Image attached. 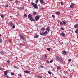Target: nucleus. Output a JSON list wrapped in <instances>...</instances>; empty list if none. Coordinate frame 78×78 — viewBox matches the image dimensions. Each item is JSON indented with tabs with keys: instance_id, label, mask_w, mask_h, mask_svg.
Wrapping results in <instances>:
<instances>
[{
	"instance_id": "36",
	"label": "nucleus",
	"mask_w": 78,
	"mask_h": 78,
	"mask_svg": "<svg viewBox=\"0 0 78 78\" xmlns=\"http://www.w3.org/2000/svg\"><path fill=\"white\" fill-rule=\"evenodd\" d=\"M11 42H12V41H11V40H9V42L11 43Z\"/></svg>"
},
{
	"instance_id": "12",
	"label": "nucleus",
	"mask_w": 78,
	"mask_h": 78,
	"mask_svg": "<svg viewBox=\"0 0 78 78\" xmlns=\"http://www.w3.org/2000/svg\"><path fill=\"white\" fill-rule=\"evenodd\" d=\"M39 1L41 4H43L44 3V1L43 0H39Z\"/></svg>"
},
{
	"instance_id": "45",
	"label": "nucleus",
	"mask_w": 78,
	"mask_h": 78,
	"mask_svg": "<svg viewBox=\"0 0 78 78\" xmlns=\"http://www.w3.org/2000/svg\"><path fill=\"white\" fill-rule=\"evenodd\" d=\"M52 17L54 18L55 17V16L54 15H52Z\"/></svg>"
},
{
	"instance_id": "37",
	"label": "nucleus",
	"mask_w": 78,
	"mask_h": 78,
	"mask_svg": "<svg viewBox=\"0 0 78 78\" xmlns=\"http://www.w3.org/2000/svg\"><path fill=\"white\" fill-rule=\"evenodd\" d=\"M15 27V25H13L12 26V28H14Z\"/></svg>"
},
{
	"instance_id": "22",
	"label": "nucleus",
	"mask_w": 78,
	"mask_h": 78,
	"mask_svg": "<svg viewBox=\"0 0 78 78\" xmlns=\"http://www.w3.org/2000/svg\"><path fill=\"white\" fill-rule=\"evenodd\" d=\"M62 22L64 25H66V22L65 21H62Z\"/></svg>"
},
{
	"instance_id": "39",
	"label": "nucleus",
	"mask_w": 78,
	"mask_h": 78,
	"mask_svg": "<svg viewBox=\"0 0 78 78\" xmlns=\"http://www.w3.org/2000/svg\"><path fill=\"white\" fill-rule=\"evenodd\" d=\"M0 53H1V54H3L4 53V52L3 51H2L0 52Z\"/></svg>"
},
{
	"instance_id": "10",
	"label": "nucleus",
	"mask_w": 78,
	"mask_h": 78,
	"mask_svg": "<svg viewBox=\"0 0 78 78\" xmlns=\"http://www.w3.org/2000/svg\"><path fill=\"white\" fill-rule=\"evenodd\" d=\"M74 28H78V24H76L75 25H74Z\"/></svg>"
},
{
	"instance_id": "55",
	"label": "nucleus",
	"mask_w": 78,
	"mask_h": 78,
	"mask_svg": "<svg viewBox=\"0 0 78 78\" xmlns=\"http://www.w3.org/2000/svg\"><path fill=\"white\" fill-rule=\"evenodd\" d=\"M18 15H20V14H19V13H18Z\"/></svg>"
},
{
	"instance_id": "20",
	"label": "nucleus",
	"mask_w": 78,
	"mask_h": 78,
	"mask_svg": "<svg viewBox=\"0 0 78 78\" xmlns=\"http://www.w3.org/2000/svg\"><path fill=\"white\" fill-rule=\"evenodd\" d=\"M41 30L43 31H44L45 30V28L44 27H43L41 28Z\"/></svg>"
},
{
	"instance_id": "30",
	"label": "nucleus",
	"mask_w": 78,
	"mask_h": 78,
	"mask_svg": "<svg viewBox=\"0 0 78 78\" xmlns=\"http://www.w3.org/2000/svg\"><path fill=\"white\" fill-rule=\"evenodd\" d=\"M11 75H14V73H11Z\"/></svg>"
},
{
	"instance_id": "41",
	"label": "nucleus",
	"mask_w": 78,
	"mask_h": 78,
	"mask_svg": "<svg viewBox=\"0 0 78 78\" xmlns=\"http://www.w3.org/2000/svg\"><path fill=\"white\" fill-rule=\"evenodd\" d=\"M69 62H71L72 61V60L71 58H69Z\"/></svg>"
},
{
	"instance_id": "5",
	"label": "nucleus",
	"mask_w": 78,
	"mask_h": 78,
	"mask_svg": "<svg viewBox=\"0 0 78 78\" xmlns=\"http://www.w3.org/2000/svg\"><path fill=\"white\" fill-rule=\"evenodd\" d=\"M67 52L65 50L63 51V52L62 53V54L63 55H66L67 54Z\"/></svg>"
},
{
	"instance_id": "35",
	"label": "nucleus",
	"mask_w": 78,
	"mask_h": 78,
	"mask_svg": "<svg viewBox=\"0 0 78 78\" xmlns=\"http://www.w3.org/2000/svg\"><path fill=\"white\" fill-rule=\"evenodd\" d=\"M71 5L74 7V6L75 5V4L74 3H72Z\"/></svg>"
},
{
	"instance_id": "47",
	"label": "nucleus",
	"mask_w": 78,
	"mask_h": 78,
	"mask_svg": "<svg viewBox=\"0 0 78 78\" xmlns=\"http://www.w3.org/2000/svg\"><path fill=\"white\" fill-rule=\"evenodd\" d=\"M2 68L0 67V70H2Z\"/></svg>"
},
{
	"instance_id": "44",
	"label": "nucleus",
	"mask_w": 78,
	"mask_h": 78,
	"mask_svg": "<svg viewBox=\"0 0 78 78\" xmlns=\"http://www.w3.org/2000/svg\"><path fill=\"white\" fill-rule=\"evenodd\" d=\"M5 7H6V8L8 7V5H5Z\"/></svg>"
},
{
	"instance_id": "27",
	"label": "nucleus",
	"mask_w": 78,
	"mask_h": 78,
	"mask_svg": "<svg viewBox=\"0 0 78 78\" xmlns=\"http://www.w3.org/2000/svg\"><path fill=\"white\" fill-rule=\"evenodd\" d=\"M70 7L71 8H72V9H73V6L72 5H70Z\"/></svg>"
},
{
	"instance_id": "18",
	"label": "nucleus",
	"mask_w": 78,
	"mask_h": 78,
	"mask_svg": "<svg viewBox=\"0 0 78 78\" xmlns=\"http://www.w3.org/2000/svg\"><path fill=\"white\" fill-rule=\"evenodd\" d=\"M4 76L7 78H9V77L8 76V75H6V76H5V75H4Z\"/></svg>"
},
{
	"instance_id": "28",
	"label": "nucleus",
	"mask_w": 78,
	"mask_h": 78,
	"mask_svg": "<svg viewBox=\"0 0 78 78\" xmlns=\"http://www.w3.org/2000/svg\"><path fill=\"white\" fill-rule=\"evenodd\" d=\"M38 78H42L41 76H37Z\"/></svg>"
},
{
	"instance_id": "15",
	"label": "nucleus",
	"mask_w": 78,
	"mask_h": 78,
	"mask_svg": "<svg viewBox=\"0 0 78 78\" xmlns=\"http://www.w3.org/2000/svg\"><path fill=\"white\" fill-rule=\"evenodd\" d=\"M56 15H58L60 14V12L59 11H58V12H56Z\"/></svg>"
},
{
	"instance_id": "9",
	"label": "nucleus",
	"mask_w": 78,
	"mask_h": 78,
	"mask_svg": "<svg viewBox=\"0 0 78 78\" xmlns=\"http://www.w3.org/2000/svg\"><path fill=\"white\" fill-rule=\"evenodd\" d=\"M29 20L32 21H35V20L34 18H33V17H32L31 18H30Z\"/></svg>"
},
{
	"instance_id": "43",
	"label": "nucleus",
	"mask_w": 78,
	"mask_h": 78,
	"mask_svg": "<svg viewBox=\"0 0 78 78\" xmlns=\"http://www.w3.org/2000/svg\"><path fill=\"white\" fill-rule=\"evenodd\" d=\"M61 4L62 5H63V2H61Z\"/></svg>"
},
{
	"instance_id": "31",
	"label": "nucleus",
	"mask_w": 78,
	"mask_h": 78,
	"mask_svg": "<svg viewBox=\"0 0 78 78\" xmlns=\"http://www.w3.org/2000/svg\"><path fill=\"white\" fill-rule=\"evenodd\" d=\"M1 17H2V18H4V16L2 14L1 15Z\"/></svg>"
},
{
	"instance_id": "57",
	"label": "nucleus",
	"mask_w": 78,
	"mask_h": 78,
	"mask_svg": "<svg viewBox=\"0 0 78 78\" xmlns=\"http://www.w3.org/2000/svg\"><path fill=\"white\" fill-rule=\"evenodd\" d=\"M77 38L78 40V36L77 37Z\"/></svg>"
},
{
	"instance_id": "56",
	"label": "nucleus",
	"mask_w": 78,
	"mask_h": 78,
	"mask_svg": "<svg viewBox=\"0 0 78 78\" xmlns=\"http://www.w3.org/2000/svg\"><path fill=\"white\" fill-rule=\"evenodd\" d=\"M62 44H63V42H62Z\"/></svg>"
},
{
	"instance_id": "33",
	"label": "nucleus",
	"mask_w": 78,
	"mask_h": 78,
	"mask_svg": "<svg viewBox=\"0 0 78 78\" xmlns=\"http://www.w3.org/2000/svg\"><path fill=\"white\" fill-rule=\"evenodd\" d=\"M61 29L62 30H64V29L62 27L61 28Z\"/></svg>"
},
{
	"instance_id": "50",
	"label": "nucleus",
	"mask_w": 78,
	"mask_h": 78,
	"mask_svg": "<svg viewBox=\"0 0 78 78\" xmlns=\"http://www.w3.org/2000/svg\"><path fill=\"white\" fill-rule=\"evenodd\" d=\"M18 2V1L16 0L15 1V2H16V3L17 2Z\"/></svg>"
},
{
	"instance_id": "4",
	"label": "nucleus",
	"mask_w": 78,
	"mask_h": 78,
	"mask_svg": "<svg viewBox=\"0 0 78 78\" xmlns=\"http://www.w3.org/2000/svg\"><path fill=\"white\" fill-rule=\"evenodd\" d=\"M35 19L37 21L38 20H39V16L37 15V16H35Z\"/></svg>"
},
{
	"instance_id": "24",
	"label": "nucleus",
	"mask_w": 78,
	"mask_h": 78,
	"mask_svg": "<svg viewBox=\"0 0 78 78\" xmlns=\"http://www.w3.org/2000/svg\"><path fill=\"white\" fill-rule=\"evenodd\" d=\"M63 23L62 22H60V25L61 26H62L63 25Z\"/></svg>"
},
{
	"instance_id": "54",
	"label": "nucleus",
	"mask_w": 78,
	"mask_h": 78,
	"mask_svg": "<svg viewBox=\"0 0 78 78\" xmlns=\"http://www.w3.org/2000/svg\"><path fill=\"white\" fill-rule=\"evenodd\" d=\"M9 1H13V0H9Z\"/></svg>"
},
{
	"instance_id": "48",
	"label": "nucleus",
	"mask_w": 78,
	"mask_h": 78,
	"mask_svg": "<svg viewBox=\"0 0 78 78\" xmlns=\"http://www.w3.org/2000/svg\"><path fill=\"white\" fill-rule=\"evenodd\" d=\"M44 57L45 58H47V56L46 55H44Z\"/></svg>"
},
{
	"instance_id": "25",
	"label": "nucleus",
	"mask_w": 78,
	"mask_h": 78,
	"mask_svg": "<svg viewBox=\"0 0 78 78\" xmlns=\"http://www.w3.org/2000/svg\"><path fill=\"white\" fill-rule=\"evenodd\" d=\"M39 2V0H36L35 1V3L37 4V2Z\"/></svg>"
},
{
	"instance_id": "38",
	"label": "nucleus",
	"mask_w": 78,
	"mask_h": 78,
	"mask_svg": "<svg viewBox=\"0 0 78 78\" xmlns=\"http://www.w3.org/2000/svg\"><path fill=\"white\" fill-rule=\"evenodd\" d=\"M2 39H0V42L1 43H2Z\"/></svg>"
},
{
	"instance_id": "58",
	"label": "nucleus",
	"mask_w": 78,
	"mask_h": 78,
	"mask_svg": "<svg viewBox=\"0 0 78 78\" xmlns=\"http://www.w3.org/2000/svg\"><path fill=\"white\" fill-rule=\"evenodd\" d=\"M19 69V68H17V69Z\"/></svg>"
},
{
	"instance_id": "49",
	"label": "nucleus",
	"mask_w": 78,
	"mask_h": 78,
	"mask_svg": "<svg viewBox=\"0 0 78 78\" xmlns=\"http://www.w3.org/2000/svg\"><path fill=\"white\" fill-rule=\"evenodd\" d=\"M7 62L9 63L10 62L9 61H7Z\"/></svg>"
},
{
	"instance_id": "52",
	"label": "nucleus",
	"mask_w": 78,
	"mask_h": 78,
	"mask_svg": "<svg viewBox=\"0 0 78 78\" xmlns=\"http://www.w3.org/2000/svg\"><path fill=\"white\" fill-rule=\"evenodd\" d=\"M20 45H22V43H20Z\"/></svg>"
},
{
	"instance_id": "17",
	"label": "nucleus",
	"mask_w": 78,
	"mask_h": 78,
	"mask_svg": "<svg viewBox=\"0 0 78 78\" xmlns=\"http://www.w3.org/2000/svg\"><path fill=\"white\" fill-rule=\"evenodd\" d=\"M14 25L12 22H10V25L11 26H12Z\"/></svg>"
},
{
	"instance_id": "29",
	"label": "nucleus",
	"mask_w": 78,
	"mask_h": 78,
	"mask_svg": "<svg viewBox=\"0 0 78 78\" xmlns=\"http://www.w3.org/2000/svg\"><path fill=\"white\" fill-rule=\"evenodd\" d=\"M48 73L49 74H51V71H48Z\"/></svg>"
},
{
	"instance_id": "11",
	"label": "nucleus",
	"mask_w": 78,
	"mask_h": 78,
	"mask_svg": "<svg viewBox=\"0 0 78 78\" xmlns=\"http://www.w3.org/2000/svg\"><path fill=\"white\" fill-rule=\"evenodd\" d=\"M39 37V36L38 34H36V35H35L34 38H37V37Z\"/></svg>"
},
{
	"instance_id": "46",
	"label": "nucleus",
	"mask_w": 78,
	"mask_h": 78,
	"mask_svg": "<svg viewBox=\"0 0 78 78\" xmlns=\"http://www.w3.org/2000/svg\"><path fill=\"white\" fill-rule=\"evenodd\" d=\"M46 62H47V63H49V62L48 60L46 61Z\"/></svg>"
},
{
	"instance_id": "2",
	"label": "nucleus",
	"mask_w": 78,
	"mask_h": 78,
	"mask_svg": "<svg viewBox=\"0 0 78 78\" xmlns=\"http://www.w3.org/2000/svg\"><path fill=\"white\" fill-rule=\"evenodd\" d=\"M31 4L33 6V7L35 9H38V7L37 4H35V3H33V2H31Z\"/></svg>"
},
{
	"instance_id": "1",
	"label": "nucleus",
	"mask_w": 78,
	"mask_h": 78,
	"mask_svg": "<svg viewBox=\"0 0 78 78\" xmlns=\"http://www.w3.org/2000/svg\"><path fill=\"white\" fill-rule=\"evenodd\" d=\"M48 33V32L47 30L45 31L44 32H40V35L43 36L47 35Z\"/></svg>"
},
{
	"instance_id": "53",
	"label": "nucleus",
	"mask_w": 78,
	"mask_h": 78,
	"mask_svg": "<svg viewBox=\"0 0 78 78\" xmlns=\"http://www.w3.org/2000/svg\"><path fill=\"white\" fill-rule=\"evenodd\" d=\"M21 76H22V75H21V74H20V77H21Z\"/></svg>"
},
{
	"instance_id": "13",
	"label": "nucleus",
	"mask_w": 78,
	"mask_h": 78,
	"mask_svg": "<svg viewBox=\"0 0 78 78\" xmlns=\"http://www.w3.org/2000/svg\"><path fill=\"white\" fill-rule=\"evenodd\" d=\"M60 34L62 36V37H64L65 36V34L63 33H61Z\"/></svg>"
},
{
	"instance_id": "6",
	"label": "nucleus",
	"mask_w": 78,
	"mask_h": 78,
	"mask_svg": "<svg viewBox=\"0 0 78 78\" xmlns=\"http://www.w3.org/2000/svg\"><path fill=\"white\" fill-rule=\"evenodd\" d=\"M8 73V71H4V74L5 75H7Z\"/></svg>"
},
{
	"instance_id": "51",
	"label": "nucleus",
	"mask_w": 78,
	"mask_h": 78,
	"mask_svg": "<svg viewBox=\"0 0 78 78\" xmlns=\"http://www.w3.org/2000/svg\"><path fill=\"white\" fill-rule=\"evenodd\" d=\"M42 10H44V8H42Z\"/></svg>"
},
{
	"instance_id": "59",
	"label": "nucleus",
	"mask_w": 78,
	"mask_h": 78,
	"mask_svg": "<svg viewBox=\"0 0 78 78\" xmlns=\"http://www.w3.org/2000/svg\"><path fill=\"white\" fill-rule=\"evenodd\" d=\"M1 36V34H0V37Z\"/></svg>"
},
{
	"instance_id": "40",
	"label": "nucleus",
	"mask_w": 78,
	"mask_h": 78,
	"mask_svg": "<svg viewBox=\"0 0 78 78\" xmlns=\"http://www.w3.org/2000/svg\"><path fill=\"white\" fill-rule=\"evenodd\" d=\"M24 17H27V15L26 14H24Z\"/></svg>"
},
{
	"instance_id": "23",
	"label": "nucleus",
	"mask_w": 78,
	"mask_h": 78,
	"mask_svg": "<svg viewBox=\"0 0 78 78\" xmlns=\"http://www.w3.org/2000/svg\"><path fill=\"white\" fill-rule=\"evenodd\" d=\"M36 12H33V15H36Z\"/></svg>"
},
{
	"instance_id": "19",
	"label": "nucleus",
	"mask_w": 78,
	"mask_h": 78,
	"mask_svg": "<svg viewBox=\"0 0 78 78\" xmlns=\"http://www.w3.org/2000/svg\"><path fill=\"white\" fill-rule=\"evenodd\" d=\"M57 68L58 69L60 70L61 69L60 67V66H57Z\"/></svg>"
},
{
	"instance_id": "60",
	"label": "nucleus",
	"mask_w": 78,
	"mask_h": 78,
	"mask_svg": "<svg viewBox=\"0 0 78 78\" xmlns=\"http://www.w3.org/2000/svg\"><path fill=\"white\" fill-rule=\"evenodd\" d=\"M54 78H56V77H54Z\"/></svg>"
},
{
	"instance_id": "32",
	"label": "nucleus",
	"mask_w": 78,
	"mask_h": 78,
	"mask_svg": "<svg viewBox=\"0 0 78 78\" xmlns=\"http://www.w3.org/2000/svg\"><path fill=\"white\" fill-rule=\"evenodd\" d=\"M53 62V59H51L50 60V62L51 63L52 62Z\"/></svg>"
},
{
	"instance_id": "8",
	"label": "nucleus",
	"mask_w": 78,
	"mask_h": 78,
	"mask_svg": "<svg viewBox=\"0 0 78 78\" xmlns=\"http://www.w3.org/2000/svg\"><path fill=\"white\" fill-rule=\"evenodd\" d=\"M27 17L28 18H30L32 17H33L32 15L30 14H29L27 15Z\"/></svg>"
},
{
	"instance_id": "16",
	"label": "nucleus",
	"mask_w": 78,
	"mask_h": 78,
	"mask_svg": "<svg viewBox=\"0 0 78 78\" xmlns=\"http://www.w3.org/2000/svg\"><path fill=\"white\" fill-rule=\"evenodd\" d=\"M24 72L26 73H30V71H24Z\"/></svg>"
},
{
	"instance_id": "14",
	"label": "nucleus",
	"mask_w": 78,
	"mask_h": 78,
	"mask_svg": "<svg viewBox=\"0 0 78 78\" xmlns=\"http://www.w3.org/2000/svg\"><path fill=\"white\" fill-rule=\"evenodd\" d=\"M46 30L48 32H49V30H50V29L49 28V27H48L46 28Z\"/></svg>"
},
{
	"instance_id": "34",
	"label": "nucleus",
	"mask_w": 78,
	"mask_h": 78,
	"mask_svg": "<svg viewBox=\"0 0 78 78\" xmlns=\"http://www.w3.org/2000/svg\"><path fill=\"white\" fill-rule=\"evenodd\" d=\"M40 67L41 68H44V66L42 65H41V66H40Z\"/></svg>"
},
{
	"instance_id": "3",
	"label": "nucleus",
	"mask_w": 78,
	"mask_h": 78,
	"mask_svg": "<svg viewBox=\"0 0 78 78\" xmlns=\"http://www.w3.org/2000/svg\"><path fill=\"white\" fill-rule=\"evenodd\" d=\"M56 58H57L58 60L59 61H62L63 60L62 59L60 58V57L58 56H56Z\"/></svg>"
},
{
	"instance_id": "42",
	"label": "nucleus",
	"mask_w": 78,
	"mask_h": 78,
	"mask_svg": "<svg viewBox=\"0 0 78 78\" xmlns=\"http://www.w3.org/2000/svg\"><path fill=\"white\" fill-rule=\"evenodd\" d=\"M20 9H23V7H21L20 8Z\"/></svg>"
},
{
	"instance_id": "21",
	"label": "nucleus",
	"mask_w": 78,
	"mask_h": 78,
	"mask_svg": "<svg viewBox=\"0 0 78 78\" xmlns=\"http://www.w3.org/2000/svg\"><path fill=\"white\" fill-rule=\"evenodd\" d=\"M75 33L76 34H78V29H76L75 30Z\"/></svg>"
},
{
	"instance_id": "26",
	"label": "nucleus",
	"mask_w": 78,
	"mask_h": 78,
	"mask_svg": "<svg viewBox=\"0 0 78 78\" xmlns=\"http://www.w3.org/2000/svg\"><path fill=\"white\" fill-rule=\"evenodd\" d=\"M47 50L48 51H50V48H47Z\"/></svg>"
},
{
	"instance_id": "7",
	"label": "nucleus",
	"mask_w": 78,
	"mask_h": 78,
	"mask_svg": "<svg viewBox=\"0 0 78 78\" xmlns=\"http://www.w3.org/2000/svg\"><path fill=\"white\" fill-rule=\"evenodd\" d=\"M20 37H21V39L23 40H24L25 39L24 37L22 35H20Z\"/></svg>"
}]
</instances>
